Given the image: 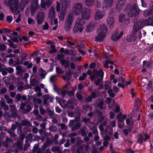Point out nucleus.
I'll return each instance as SVG.
<instances>
[{
    "label": "nucleus",
    "instance_id": "obj_28",
    "mask_svg": "<svg viewBox=\"0 0 153 153\" xmlns=\"http://www.w3.org/2000/svg\"><path fill=\"white\" fill-rule=\"evenodd\" d=\"M123 5L117 2L116 5V8L117 11L118 12H120L123 9Z\"/></svg>",
    "mask_w": 153,
    "mask_h": 153
},
{
    "label": "nucleus",
    "instance_id": "obj_33",
    "mask_svg": "<svg viewBox=\"0 0 153 153\" xmlns=\"http://www.w3.org/2000/svg\"><path fill=\"white\" fill-rule=\"evenodd\" d=\"M55 46L54 45H52L50 46V48L51 49L49 51V53L51 54H52L55 53L57 50L55 48Z\"/></svg>",
    "mask_w": 153,
    "mask_h": 153
},
{
    "label": "nucleus",
    "instance_id": "obj_54",
    "mask_svg": "<svg viewBox=\"0 0 153 153\" xmlns=\"http://www.w3.org/2000/svg\"><path fill=\"white\" fill-rule=\"evenodd\" d=\"M6 19L8 22L11 23L13 20L12 16H7L6 17Z\"/></svg>",
    "mask_w": 153,
    "mask_h": 153
},
{
    "label": "nucleus",
    "instance_id": "obj_25",
    "mask_svg": "<svg viewBox=\"0 0 153 153\" xmlns=\"http://www.w3.org/2000/svg\"><path fill=\"white\" fill-rule=\"evenodd\" d=\"M61 65H63L65 68H69L70 66L69 62L65 59H62L60 61Z\"/></svg>",
    "mask_w": 153,
    "mask_h": 153
},
{
    "label": "nucleus",
    "instance_id": "obj_20",
    "mask_svg": "<svg viewBox=\"0 0 153 153\" xmlns=\"http://www.w3.org/2000/svg\"><path fill=\"white\" fill-rule=\"evenodd\" d=\"M68 2L66 0H64L62 3L61 10H64V11H67V9L68 7Z\"/></svg>",
    "mask_w": 153,
    "mask_h": 153
},
{
    "label": "nucleus",
    "instance_id": "obj_32",
    "mask_svg": "<svg viewBox=\"0 0 153 153\" xmlns=\"http://www.w3.org/2000/svg\"><path fill=\"white\" fill-rule=\"evenodd\" d=\"M81 126V123L79 122H77L76 123L72 128V131H74L75 130L79 128Z\"/></svg>",
    "mask_w": 153,
    "mask_h": 153
},
{
    "label": "nucleus",
    "instance_id": "obj_27",
    "mask_svg": "<svg viewBox=\"0 0 153 153\" xmlns=\"http://www.w3.org/2000/svg\"><path fill=\"white\" fill-rule=\"evenodd\" d=\"M17 132H18V134L20 135L21 139L23 140L25 136L24 134H22L21 127H19L17 128Z\"/></svg>",
    "mask_w": 153,
    "mask_h": 153
},
{
    "label": "nucleus",
    "instance_id": "obj_12",
    "mask_svg": "<svg viewBox=\"0 0 153 153\" xmlns=\"http://www.w3.org/2000/svg\"><path fill=\"white\" fill-rule=\"evenodd\" d=\"M104 16V13L102 11L97 10L95 15V19L96 20H99L102 19Z\"/></svg>",
    "mask_w": 153,
    "mask_h": 153
},
{
    "label": "nucleus",
    "instance_id": "obj_6",
    "mask_svg": "<svg viewBox=\"0 0 153 153\" xmlns=\"http://www.w3.org/2000/svg\"><path fill=\"white\" fill-rule=\"evenodd\" d=\"M149 138L150 136L145 133L140 134L137 137V142L140 144H142L143 141H146Z\"/></svg>",
    "mask_w": 153,
    "mask_h": 153
},
{
    "label": "nucleus",
    "instance_id": "obj_42",
    "mask_svg": "<svg viewBox=\"0 0 153 153\" xmlns=\"http://www.w3.org/2000/svg\"><path fill=\"white\" fill-rule=\"evenodd\" d=\"M49 28V25L48 22H46L45 24L43 26L42 29L43 30H48Z\"/></svg>",
    "mask_w": 153,
    "mask_h": 153
},
{
    "label": "nucleus",
    "instance_id": "obj_1",
    "mask_svg": "<svg viewBox=\"0 0 153 153\" xmlns=\"http://www.w3.org/2000/svg\"><path fill=\"white\" fill-rule=\"evenodd\" d=\"M100 31L99 34L95 38V41L97 42H101L105 37L108 32L107 28L104 24H101L98 27Z\"/></svg>",
    "mask_w": 153,
    "mask_h": 153
},
{
    "label": "nucleus",
    "instance_id": "obj_50",
    "mask_svg": "<svg viewBox=\"0 0 153 153\" xmlns=\"http://www.w3.org/2000/svg\"><path fill=\"white\" fill-rule=\"evenodd\" d=\"M5 70L7 71L10 74H12L14 72L13 68L10 67L5 68Z\"/></svg>",
    "mask_w": 153,
    "mask_h": 153
},
{
    "label": "nucleus",
    "instance_id": "obj_37",
    "mask_svg": "<svg viewBox=\"0 0 153 153\" xmlns=\"http://www.w3.org/2000/svg\"><path fill=\"white\" fill-rule=\"evenodd\" d=\"M141 104V100L138 98H136L135 100V105L136 106L138 107Z\"/></svg>",
    "mask_w": 153,
    "mask_h": 153
},
{
    "label": "nucleus",
    "instance_id": "obj_48",
    "mask_svg": "<svg viewBox=\"0 0 153 153\" xmlns=\"http://www.w3.org/2000/svg\"><path fill=\"white\" fill-rule=\"evenodd\" d=\"M21 97L20 93L17 94L16 97V100L17 102L20 101L21 100Z\"/></svg>",
    "mask_w": 153,
    "mask_h": 153
},
{
    "label": "nucleus",
    "instance_id": "obj_51",
    "mask_svg": "<svg viewBox=\"0 0 153 153\" xmlns=\"http://www.w3.org/2000/svg\"><path fill=\"white\" fill-rule=\"evenodd\" d=\"M67 46L68 47L71 48L72 46L75 45V44L74 43L70 41L67 40Z\"/></svg>",
    "mask_w": 153,
    "mask_h": 153
},
{
    "label": "nucleus",
    "instance_id": "obj_40",
    "mask_svg": "<svg viewBox=\"0 0 153 153\" xmlns=\"http://www.w3.org/2000/svg\"><path fill=\"white\" fill-rule=\"evenodd\" d=\"M122 116V113H120L118 115L116 116V118L118 120L119 122L122 123V122L124 120L121 118Z\"/></svg>",
    "mask_w": 153,
    "mask_h": 153
},
{
    "label": "nucleus",
    "instance_id": "obj_55",
    "mask_svg": "<svg viewBox=\"0 0 153 153\" xmlns=\"http://www.w3.org/2000/svg\"><path fill=\"white\" fill-rule=\"evenodd\" d=\"M31 14L32 16H33L37 9L32 7H31Z\"/></svg>",
    "mask_w": 153,
    "mask_h": 153
},
{
    "label": "nucleus",
    "instance_id": "obj_62",
    "mask_svg": "<svg viewBox=\"0 0 153 153\" xmlns=\"http://www.w3.org/2000/svg\"><path fill=\"white\" fill-rule=\"evenodd\" d=\"M2 145L5 148L8 147V143L6 140L3 142Z\"/></svg>",
    "mask_w": 153,
    "mask_h": 153
},
{
    "label": "nucleus",
    "instance_id": "obj_8",
    "mask_svg": "<svg viewBox=\"0 0 153 153\" xmlns=\"http://www.w3.org/2000/svg\"><path fill=\"white\" fill-rule=\"evenodd\" d=\"M73 10L75 14L78 15L82 11V5L80 3H77L75 6H73Z\"/></svg>",
    "mask_w": 153,
    "mask_h": 153
},
{
    "label": "nucleus",
    "instance_id": "obj_59",
    "mask_svg": "<svg viewBox=\"0 0 153 153\" xmlns=\"http://www.w3.org/2000/svg\"><path fill=\"white\" fill-rule=\"evenodd\" d=\"M53 0H46L47 2V6L48 7H50L52 4L53 2Z\"/></svg>",
    "mask_w": 153,
    "mask_h": 153
},
{
    "label": "nucleus",
    "instance_id": "obj_31",
    "mask_svg": "<svg viewBox=\"0 0 153 153\" xmlns=\"http://www.w3.org/2000/svg\"><path fill=\"white\" fill-rule=\"evenodd\" d=\"M22 125L23 126H30L31 125V123L29 121L25 120L22 121L21 122Z\"/></svg>",
    "mask_w": 153,
    "mask_h": 153
},
{
    "label": "nucleus",
    "instance_id": "obj_17",
    "mask_svg": "<svg viewBox=\"0 0 153 153\" xmlns=\"http://www.w3.org/2000/svg\"><path fill=\"white\" fill-rule=\"evenodd\" d=\"M142 28L140 22H137L133 26V29L134 31L133 33L135 34V33L137 32L139 30Z\"/></svg>",
    "mask_w": 153,
    "mask_h": 153
},
{
    "label": "nucleus",
    "instance_id": "obj_7",
    "mask_svg": "<svg viewBox=\"0 0 153 153\" xmlns=\"http://www.w3.org/2000/svg\"><path fill=\"white\" fill-rule=\"evenodd\" d=\"M119 32L118 31L116 30L112 34V36L111 37V40L114 42H117L118 41L123 34V32L122 31L118 35Z\"/></svg>",
    "mask_w": 153,
    "mask_h": 153
},
{
    "label": "nucleus",
    "instance_id": "obj_60",
    "mask_svg": "<svg viewBox=\"0 0 153 153\" xmlns=\"http://www.w3.org/2000/svg\"><path fill=\"white\" fill-rule=\"evenodd\" d=\"M1 72L3 76H5L7 74V72L6 70H5V68H2L1 69Z\"/></svg>",
    "mask_w": 153,
    "mask_h": 153
},
{
    "label": "nucleus",
    "instance_id": "obj_24",
    "mask_svg": "<svg viewBox=\"0 0 153 153\" xmlns=\"http://www.w3.org/2000/svg\"><path fill=\"white\" fill-rule=\"evenodd\" d=\"M106 21L109 27H111L114 22V20L113 18L108 17L106 19Z\"/></svg>",
    "mask_w": 153,
    "mask_h": 153
},
{
    "label": "nucleus",
    "instance_id": "obj_47",
    "mask_svg": "<svg viewBox=\"0 0 153 153\" xmlns=\"http://www.w3.org/2000/svg\"><path fill=\"white\" fill-rule=\"evenodd\" d=\"M9 107L10 108V111H17L15 105H9Z\"/></svg>",
    "mask_w": 153,
    "mask_h": 153
},
{
    "label": "nucleus",
    "instance_id": "obj_35",
    "mask_svg": "<svg viewBox=\"0 0 153 153\" xmlns=\"http://www.w3.org/2000/svg\"><path fill=\"white\" fill-rule=\"evenodd\" d=\"M152 13V11L151 10H145L144 12V15L145 16H148L150 15Z\"/></svg>",
    "mask_w": 153,
    "mask_h": 153
},
{
    "label": "nucleus",
    "instance_id": "obj_46",
    "mask_svg": "<svg viewBox=\"0 0 153 153\" xmlns=\"http://www.w3.org/2000/svg\"><path fill=\"white\" fill-rule=\"evenodd\" d=\"M51 151L53 152L60 151L59 147L54 146L51 148Z\"/></svg>",
    "mask_w": 153,
    "mask_h": 153
},
{
    "label": "nucleus",
    "instance_id": "obj_22",
    "mask_svg": "<svg viewBox=\"0 0 153 153\" xmlns=\"http://www.w3.org/2000/svg\"><path fill=\"white\" fill-rule=\"evenodd\" d=\"M66 11H64V10H62L61 11L58 13V16L59 17V19L62 20L63 21L64 19L66 12Z\"/></svg>",
    "mask_w": 153,
    "mask_h": 153
},
{
    "label": "nucleus",
    "instance_id": "obj_4",
    "mask_svg": "<svg viewBox=\"0 0 153 153\" xmlns=\"http://www.w3.org/2000/svg\"><path fill=\"white\" fill-rule=\"evenodd\" d=\"M73 19V15L70 13L68 15L64 24V29L66 31L68 32L70 29Z\"/></svg>",
    "mask_w": 153,
    "mask_h": 153
},
{
    "label": "nucleus",
    "instance_id": "obj_63",
    "mask_svg": "<svg viewBox=\"0 0 153 153\" xmlns=\"http://www.w3.org/2000/svg\"><path fill=\"white\" fill-rule=\"evenodd\" d=\"M25 87L24 86L22 85H20L17 88V89L19 91L21 92L22 91L23 89H24Z\"/></svg>",
    "mask_w": 153,
    "mask_h": 153
},
{
    "label": "nucleus",
    "instance_id": "obj_57",
    "mask_svg": "<svg viewBox=\"0 0 153 153\" xmlns=\"http://www.w3.org/2000/svg\"><path fill=\"white\" fill-rule=\"evenodd\" d=\"M30 85L32 86H34L36 83V80L35 79H33L30 81Z\"/></svg>",
    "mask_w": 153,
    "mask_h": 153
},
{
    "label": "nucleus",
    "instance_id": "obj_38",
    "mask_svg": "<svg viewBox=\"0 0 153 153\" xmlns=\"http://www.w3.org/2000/svg\"><path fill=\"white\" fill-rule=\"evenodd\" d=\"M94 111L95 113L97 114V116L98 117H99L100 116H102V112L99 110L98 109H96L94 110Z\"/></svg>",
    "mask_w": 153,
    "mask_h": 153
},
{
    "label": "nucleus",
    "instance_id": "obj_13",
    "mask_svg": "<svg viewBox=\"0 0 153 153\" xmlns=\"http://www.w3.org/2000/svg\"><path fill=\"white\" fill-rule=\"evenodd\" d=\"M83 29V27H81V26L79 25L78 23L76 22L73 28V31L75 33H77L78 31H79L81 33L82 32Z\"/></svg>",
    "mask_w": 153,
    "mask_h": 153
},
{
    "label": "nucleus",
    "instance_id": "obj_11",
    "mask_svg": "<svg viewBox=\"0 0 153 153\" xmlns=\"http://www.w3.org/2000/svg\"><path fill=\"white\" fill-rule=\"evenodd\" d=\"M55 11L53 7H51L49 13V17L51 20V24L53 25V19L55 17Z\"/></svg>",
    "mask_w": 153,
    "mask_h": 153
},
{
    "label": "nucleus",
    "instance_id": "obj_3",
    "mask_svg": "<svg viewBox=\"0 0 153 153\" xmlns=\"http://www.w3.org/2000/svg\"><path fill=\"white\" fill-rule=\"evenodd\" d=\"M6 5L9 7L12 11L18 8V0H3Z\"/></svg>",
    "mask_w": 153,
    "mask_h": 153
},
{
    "label": "nucleus",
    "instance_id": "obj_15",
    "mask_svg": "<svg viewBox=\"0 0 153 153\" xmlns=\"http://www.w3.org/2000/svg\"><path fill=\"white\" fill-rule=\"evenodd\" d=\"M113 1V0H104L102 4L103 8L107 9L110 8L112 5Z\"/></svg>",
    "mask_w": 153,
    "mask_h": 153
},
{
    "label": "nucleus",
    "instance_id": "obj_10",
    "mask_svg": "<svg viewBox=\"0 0 153 153\" xmlns=\"http://www.w3.org/2000/svg\"><path fill=\"white\" fill-rule=\"evenodd\" d=\"M91 16V13L89 10L85 9L82 14V17L86 20H88Z\"/></svg>",
    "mask_w": 153,
    "mask_h": 153
},
{
    "label": "nucleus",
    "instance_id": "obj_52",
    "mask_svg": "<svg viewBox=\"0 0 153 153\" xmlns=\"http://www.w3.org/2000/svg\"><path fill=\"white\" fill-rule=\"evenodd\" d=\"M17 148L20 150H22V146L20 142H17L16 144Z\"/></svg>",
    "mask_w": 153,
    "mask_h": 153
},
{
    "label": "nucleus",
    "instance_id": "obj_34",
    "mask_svg": "<svg viewBox=\"0 0 153 153\" xmlns=\"http://www.w3.org/2000/svg\"><path fill=\"white\" fill-rule=\"evenodd\" d=\"M40 70L41 71V74H40V76H41L42 79H44L45 78L46 75H47V73L42 68H40Z\"/></svg>",
    "mask_w": 153,
    "mask_h": 153
},
{
    "label": "nucleus",
    "instance_id": "obj_21",
    "mask_svg": "<svg viewBox=\"0 0 153 153\" xmlns=\"http://www.w3.org/2000/svg\"><path fill=\"white\" fill-rule=\"evenodd\" d=\"M17 71L16 74L17 75H22V73L24 72V70L22 69L21 66L18 65L16 68Z\"/></svg>",
    "mask_w": 153,
    "mask_h": 153
},
{
    "label": "nucleus",
    "instance_id": "obj_58",
    "mask_svg": "<svg viewBox=\"0 0 153 153\" xmlns=\"http://www.w3.org/2000/svg\"><path fill=\"white\" fill-rule=\"evenodd\" d=\"M103 102L102 101H101L99 102L98 106L100 109H102L103 108Z\"/></svg>",
    "mask_w": 153,
    "mask_h": 153
},
{
    "label": "nucleus",
    "instance_id": "obj_56",
    "mask_svg": "<svg viewBox=\"0 0 153 153\" xmlns=\"http://www.w3.org/2000/svg\"><path fill=\"white\" fill-rule=\"evenodd\" d=\"M0 48V50L1 51H4L7 49L6 46L4 44H2Z\"/></svg>",
    "mask_w": 153,
    "mask_h": 153
},
{
    "label": "nucleus",
    "instance_id": "obj_43",
    "mask_svg": "<svg viewBox=\"0 0 153 153\" xmlns=\"http://www.w3.org/2000/svg\"><path fill=\"white\" fill-rule=\"evenodd\" d=\"M39 111L41 114L42 115H44L46 112V111L44 109L41 105L39 106Z\"/></svg>",
    "mask_w": 153,
    "mask_h": 153
},
{
    "label": "nucleus",
    "instance_id": "obj_30",
    "mask_svg": "<svg viewBox=\"0 0 153 153\" xmlns=\"http://www.w3.org/2000/svg\"><path fill=\"white\" fill-rule=\"evenodd\" d=\"M73 73V71L70 70L65 74V76L67 77L68 79L69 80L71 79Z\"/></svg>",
    "mask_w": 153,
    "mask_h": 153
},
{
    "label": "nucleus",
    "instance_id": "obj_16",
    "mask_svg": "<svg viewBox=\"0 0 153 153\" xmlns=\"http://www.w3.org/2000/svg\"><path fill=\"white\" fill-rule=\"evenodd\" d=\"M31 0H21L19 3V6L21 9L23 10L27 6Z\"/></svg>",
    "mask_w": 153,
    "mask_h": 153
},
{
    "label": "nucleus",
    "instance_id": "obj_61",
    "mask_svg": "<svg viewBox=\"0 0 153 153\" xmlns=\"http://www.w3.org/2000/svg\"><path fill=\"white\" fill-rule=\"evenodd\" d=\"M81 134L82 136H85L86 135V132L84 128H82L80 131Z\"/></svg>",
    "mask_w": 153,
    "mask_h": 153
},
{
    "label": "nucleus",
    "instance_id": "obj_18",
    "mask_svg": "<svg viewBox=\"0 0 153 153\" xmlns=\"http://www.w3.org/2000/svg\"><path fill=\"white\" fill-rule=\"evenodd\" d=\"M135 34L132 33L131 36H127L126 41L128 42H134L137 39V37L134 35Z\"/></svg>",
    "mask_w": 153,
    "mask_h": 153
},
{
    "label": "nucleus",
    "instance_id": "obj_44",
    "mask_svg": "<svg viewBox=\"0 0 153 153\" xmlns=\"http://www.w3.org/2000/svg\"><path fill=\"white\" fill-rule=\"evenodd\" d=\"M82 76H80L79 78V80L80 81H83L85 80L87 76V75L85 73H83Z\"/></svg>",
    "mask_w": 153,
    "mask_h": 153
},
{
    "label": "nucleus",
    "instance_id": "obj_9",
    "mask_svg": "<svg viewBox=\"0 0 153 153\" xmlns=\"http://www.w3.org/2000/svg\"><path fill=\"white\" fill-rule=\"evenodd\" d=\"M45 14L43 11H39L37 13V21L39 25L41 24L43 22Z\"/></svg>",
    "mask_w": 153,
    "mask_h": 153
},
{
    "label": "nucleus",
    "instance_id": "obj_26",
    "mask_svg": "<svg viewBox=\"0 0 153 153\" xmlns=\"http://www.w3.org/2000/svg\"><path fill=\"white\" fill-rule=\"evenodd\" d=\"M85 19L82 17V18H80L77 19L76 23H78L79 25L83 27V25L85 22Z\"/></svg>",
    "mask_w": 153,
    "mask_h": 153
},
{
    "label": "nucleus",
    "instance_id": "obj_14",
    "mask_svg": "<svg viewBox=\"0 0 153 153\" xmlns=\"http://www.w3.org/2000/svg\"><path fill=\"white\" fill-rule=\"evenodd\" d=\"M104 87L106 91L109 89L107 91V93L110 97L112 98H114L115 96V94L113 93V90L112 89H110V86L107 84H105L104 85Z\"/></svg>",
    "mask_w": 153,
    "mask_h": 153
},
{
    "label": "nucleus",
    "instance_id": "obj_29",
    "mask_svg": "<svg viewBox=\"0 0 153 153\" xmlns=\"http://www.w3.org/2000/svg\"><path fill=\"white\" fill-rule=\"evenodd\" d=\"M85 2L86 4L88 7L92 6L94 4V0H86Z\"/></svg>",
    "mask_w": 153,
    "mask_h": 153
},
{
    "label": "nucleus",
    "instance_id": "obj_49",
    "mask_svg": "<svg viewBox=\"0 0 153 153\" xmlns=\"http://www.w3.org/2000/svg\"><path fill=\"white\" fill-rule=\"evenodd\" d=\"M56 76L55 75H53L51 76L50 78V81L53 83H54L55 82Z\"/></svg>",
    "mask_w": 153,
    "mask_h": 153
},
{
    "label": "nucleus",
    "instance_id": "obj_64",
    "mask_svg": "<svg viewBox=\"0 0 153 153\" xmlns=\"http://www.w3.org/2000/svg\"><path fill=\"white\" fill-rule=\"evenodd\" d=\"M97 120V122L100 123L102 122L104 119V117L103 116H100L98 117Z\"/></svg>",
    "mask_w": 153,
    "mask_h": 153
},
{
    "label": "nucleus",
    "instance_id": "obj_45",
    "mask_svg": "<svg viewBox=\"0 0 153 153\" xmlns=\"http://www.w3.org/2000/svg\"><path fill=\"white\" fill-rule=\"evenodd\" d=\"M49 129L50 131L53 132H55L57 130V127L55 126H49Z\"/></svg>",
    "mask_w": 153,
    "mask_h": 153
},
{
    "label": "nucleus",
    "instance_id": "obj_41",
    "mask_svg": "<svg viewBox=\"0 0 153 153\" xmlns=\"http://www.w3.org/2000/svg\"><path fill=\"white\" fill-rule=\"evenodd\" d=\"M56 71L58 74H61L63 73L62 70L59 67H56Z\"/></svg>",
    "mask_w": 153,
    "mask_h": 153
},
{
    "label": "nucleus",
    "instance_id": "obj_2",
    "mask_svg": "<svg viewBox=\"0 0 153 153\" xmlns=\"http://www.w3.org/2000/svg\"><path fill=\"white\" fill-rule=\"evenodd\" d=\"M128 12V17H135L139 13V8L135 3L133 4V6L130 4H128L125 8Z\"/></svg>",
    "mask_w": 153,
    "mask_h": 153
},
{
    "label": "nucleus",
    "instance_id": "obj_19",
    "mask_svg": "<svg viewBox=\"0 0 153 153\" xmlns=\"http://www.w3.org/2000/svg\"><path fill=\"white\" fill-rule=\"evenodd\" d=\"M94 25L93 24L90 23L87 26L85 31L87 33L92 31L94 29Z\"/></svg>",
    "mask_w": 153,
    "mask_h": 153
},
{
    "label": "nucleus",
    "instance_id": "obj_36",
    "mask_svg": "<svg viewBox=\"0 0 153 153\" xmlns=\"http://www.w3.org/2000/svg\"><path fill=\"white\" fill-rule=\"evenodd\" d=\"M39 144H35L33 148L31 153H36V152L39 149Z\"/></svg>",
    "mask_w": 153,
    "mask_h": 153
},
{
    "label": "nucleus",
    "instance_id": "obj_39",
    "mask_svg": "<svg viewBox=\"0 0 153 153\" xmlns=\"http://www.w3.org/2000/svg\"><path fill=\"white\" fill-rule=\"evenodd\" d=\"M125 15L124 14H121L119 16V22L120 23H123L124 20L125 19Z\"/></svg>",
    "mask_w": 153,
    "mask_h": 153
},
{
    "label": "nucleus",
    "instance_id": "obj_5",
    "mask_svg": "<svg viewBox=\"0 0 153 153\" xmlns=\"http://www.w3.org/2000/svg\"><path fill=\"white\" fill-rule=\"evenodd\" d=\"M93 74L97 76V78L100 77V78H99L95 81V84L97 85H99L101 80L103 79L104 75V72L102 69H100L98 71L96 70H94L93 71Z\"/></svg>",
    "mask_w": 153,
    "mask_h": 153
},
{
    "label": "nucleus",
    "instance_id": "obj_53",
    "mask_svg": "<svg viewBox=\"0 0 153 153\" xmlns=\"http://www.w3.org/2000/svg\"><path fill=\"white\" fill-rule=\"evenodd\" d=\"M32 108L31 107V105H27L26 106V109L25 110L26 112H29L31 111Z\"/></svg>",
    "mask_w": 153,
    "mask_h": 153
},
{
    "label": "nucleus",
    "instance_id": "obj_23",
    "mask_svg": "<svg viewBox=\"0 0 153 153\" xmlns=\"http://www.w3.org/2000/svg\"><path fill=\"white\" fill-rule=\"evenodd\" d=\"M31 7L37 9L39 7L38 4V0H32Z\"/></svg>",
    "mask_w": 153,
    "mask_h": 153
}]
</instances>
